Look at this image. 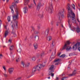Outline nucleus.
Masks as SVG:
<instances>
[{
    "label": "nucleus",
    "mask_w": 80,
    "mask_h": 80,
    "mask_svg": "<svg viewBox=\"0 0 80 80\" xmlns=\"http://www.w3.org/2000/svg\"><path fill=\"white\" fill-rule=\"evenodd\" d=\"M70 4H68L66 6V8L68 10V18H70L71 20H72V22L74 23H76V19L75 17V15L73 12L72 9L70 8Z\"/></svg>",
    "instance_id": "nucleus-1"
},
{
    "label": "nucleus",
    "mask_w": 80,
    "mask_h": 80,
    "mask_svg": "<svg viewBox=\"0 0 80 80\" xmlns=\"http://www.w3.org/2000/svg\"><path fill=\"white\" fill-rule=\"evenodd\" d=\"M13 8H15V11L16 12V14L12 16L13 20L14 21H15L16 20H17L18 18V10H17V5H16L15 3H12V5H11L9 7L10 9L11 10V12L12 13H13V12H14V11H13Z\"/></svg>",
    "instance_id": "nucleus-2"
},
{
    "label": "nucleus",
    "mask_w": 80,
    "mask_h": 80,
    "mask_svg": "<svg viewBox=\"0 0 80 80\" xmlns=\"http://www.w3.org/2000/svg\"><path fill=\"white\" fill-rule=\"evenodd\" d=\"M70 42L68 41H67L66 43L62 48V49L64 50L66 49V51H70L72 50V48L69 46V45H70Z\"/></svg>",
    "instance_id": "nucleus-3"
},
{
    "label": "nucleus",
    "mask_w": 80,
    "mask_h": 80,
    "mask_svg": "<svg viewBox=\"0 0 80 80\" xmlns=\"http://www.w3.org/2000/svg\"><path fill=\"white\" fill-rule=\"evenodd\" d=\"M17 23H18V21H12L11 22V25H12V27L13 29L12 31V33H14L15 32V30L13 29V27H17Z\"/></svg>",
    "instance_id": "nucleus-4"
},
{
    "label": "nucleus",
    "mask_w": 80,
    "mask_h": 80,
    "mask_svg": "<svg viewBox=\"0 0 80 80\" xmlns=\"http://www.w3.org/2000/svg\"><path fill=\"white\" fill-rule=\"evenodd\" d=\"M50 71V72L48 75V76L49 75H51V77H53L54 76V73H53V72H54V66L53 65H52L50 68L49 69Z\"/></svg>",
    "instance_id": "nucleus-5"
},
{
    "label": "nucleus",
    "mask_w": 80,
    "mask_h": 80,
    "mask_svg": "<svg viewBox=\"0 0 80 80\" xmlns=\"http://www.w3.org/2000/svg\"><path fill=\"white\" fill-rule=\"evenodd\" d=\"M45 65L43 64H39L37 66H36L35 67H36V70H41V68H42V67H45Z\"/></svg>",
    "instance_id": "nucleus-6"
},
{
    "label": "nucleus",
    "mask_w": 80,
    "mask_h": 80,
    "mask_svg": "<svg viewBox=\"0 0 80 80\" xmlns=\"http://www.w3.org/2000/svg\"><path fill=\"white\" fill-rule=\"evenodd\" d=\"M80 43L78 42L72 47V50H76L78 47L80 46Z\"/></svg>",
    "instance_id": "nucleus-7"
},
{
    "label": "nucleus",
    "mask_w": 80,
    "mask_h": 80,
    "mask_svg": "<svg viewBox=\"0 0 80 80\" xmlns=\"http://www.w3.org/2000/svg\"><path fill=\"white\" fill-rule=\"evenodd\" d=\"M4 27V28L6 29V31L4 32V37L6 38L7 37V36L8 35V33L9 32V29L8 28L7 29V26H5V27Z\"/></svg>",
    "instance_id": "nucleus-8"
},
{
    "label": "nucleus",
    "mask_w": 80,
    "mask_h": 80,
    "mask_svg": "<svg viewBox=\"0 0 80 80\" xmlns=\"http://www.w3.org/2000/svg\"><path fill=\"white\" fill-rule=\"evenodd\" d=\"M50 6L49 8L48 12H49L51 13H53V6H52V3L51 2L50 3Z\"/></svg>",
    "instance_id": "nucleus-9"
},
{
    "label": "nucleus",
    "mask_w": 80,
    "mask_h": 80,
    "mask_svg": "<svg viewBox=\"0 0 80 80\" xmlns=\"http://www.w3.org/2000/svg\"><path fill=\"white\" fill-rule=\"evenodd\" d=\"M58 15L59 16V18L60 20H61V18H63V11H62L60 12L58 14Z\"/></svg>",
    "instance_id": "nucleus-10"
},
{
    "label": "nucleus",
    "mask_w": 80,
    "mask_h": 80,
    "mask_svg": "<svg viewBox=\"0 0 80 80\" xmlns=\"http://www.w3.org/2000/svg\"><path fill=\"white\" fill-rule=\"evenodd\" d=\"M14 70V68H9L8 72L10 74H12L13 73Z\"/></svg>",
    "instance_id": "nucleus-11"
},
{
    "label": "nucleus",
    "mask_w": 80,
    "mask_h": 80,
    "mask_svg": "<svg viewBox=\"0 0 80 80\" xmlns=\"http://www.w3.org/2000/svg\"><path fill=\"white\" fill-rule=\"evenodd\" d=\"M23 11L24 13H27L28 12V8L26 7H25L23 8Z\"/></svg>",
    "instance_id": "nucleus-12"
},
{
    "label": "nucleus",
    "mask_w": 80,
    "mask_h": 80,
    "mask_svg": "<svg viewBox=\"0 0 80 80\" xmlns=\"http://www.w3.org/2000/svg\"><path fill=\"white\" fill-rule=\"evenodd\" d=\"M22 65L23 67H26V62L24 61H22L21 62Z\"/></svg>",
    "instance_id": "nucleus-13"
},
{
    "label": "nucleus",
    "mask_w": 80,
    "mask_h": 80,
    "mask_svg": "<svg viewBox=\"0 0 80 80\" xmlns=\"http://www.w3.org/2000/svg\"><path fill=\"white\" fill-rule=\"evenodd\" d=\"M73 29L74 30H75L76 29V32L78 33H79L80 32V28H79V27H78V28H75V27H73Z\"/></svg>",
    "instance_id": "nucleus-14"
},
{
    "label": "nucleus",
    "mask_w": 80,
    "mask_h": 80,
    "mask_svg": "<svg viewBox=\"0 0 80 80\" xmlns=\"http://www.w3.org/2000/svg\"><path fill=\"white\" fill-rule=\"evenodd\" d=\"M40 7H41V3H39L37 6V10H39L40 8Z\"/></svg>",
    "instance_id": "nucleus-15"
},
{
    "label": "nucleus",
    "mask_w": 80,
    "mask_h": 80,
    "mask_svg": "<svg viewBox=\"0 0 80 80\" xmlns=\"http://www.w3.org/2000/svg\"><path fill=\"white\" fill-rule=\"evenodd\" d=\"M55 42L52 41V44L51 45V48H54V47H55Z\"/></svg>",
    "instance_id": "nucleus-16"
},
{
    "label": "nucleus",
    "mask_w": 80,
    "mask_h": 80,
    "mask_svg": "<svg viewBox=\"0 0 80 80\" xmlns=\"http://www.w3.org/2000/svg\"><path fill=\"white\" fill-rule=\"evenodd\" d=\"M76 73H77V72H76V70H74L72 72V73L69 74V76L70 77H72V76H73V75H75L76 74Z\"/></svg>",
    "instance_id": "nucleus-17"
},
{
    "label": "nucleus",
    "mask_w": 80,
    "mask_h": 80,
    "mask_svg": "<svg viewBox=\"0 0 80 80\" xmlns=\"http://www.w3.org/2000/svg\"><path fill=\"white\" fill-rule=\"evenodd\" d=\"M61 60V59H58L56 60L54 62H56L57 63H55V65H58V63L60 62V61Z\"/></svg>",
    "instance_id": "nucleus-18"
},
{
    "label": "nucleus",
    "mask_w": 80,
    "mask_h": 80,
    "mask_svg": "<svg viewBox=\"0 0 80 80\" xmlns=\"http://www.w3.org/2000/svg\"><path fill=\"white\" fill-rule=\"evenodd\" d=\"M29 2H30L29 0H25L24 2V5H28V3H29Z\"/></svg>",
    "instance_id": "nucleus-19"
},
{
    "label": "nucleus",
    "mask_w": 80,
    "mask_h": 80,
    "mask_svg": "<svg viewBox=\"0 0 80 80\" xmlns=\"http://www.w3.org/2000/svg\"><path fill=\"white\" fill-rule=\"evenodd\" d=\"M15 58L16 61L17 62H19L20 60V57L19 56H17Z\"/></svg>",
    "instance_id": "nucleus-20"
},
{
    "label": "nucleus",
    "mask_w": 80,
    "mask_h": 80,
    "mask_svg": "<svg viewBox=\"0 0 80 80\" xmlns=\"http://www.w3.org/2000/svg\"><path fill=\"white\" fill-rule=\"evenodd\" d=\"M34 49L35 50L37 49V48H38V45H37V43H35L34 44Z\"/></svg>",
    "instance_id": "nucleus-21"
},
{
    "label": "nucleus",
    "mask_w": 80,
    "mask_h": 80,
    "mask_svg": "<svg viewBox=\"0 0 80 80\" xmlns=\"http://www.w3.org/2000/svg\"><path fill=\"white\" fill-rule=\"evenodd\" d=\"M49 32V31L48 30H47L46 31L44 32V35L47 36V35H48V34Z\"/></svg>",
    "instance_id": "nucleus-22"
},
{
    "label": "nucleus",
    "mask_w": 80,
    "mask_h": 80,
    "mask_svg": "<svg viewBox=\"0 0 80 80\" xmlns=\"http://www.w3.org/2000/svg\"><path fill=\"white\" fill-rule=\"evenodd\" d=\"M52 38V36H49L47 38V40L48 41H51V40Z\"/></svg>",
    "instance_id": "nucleus-23"
},
{
    "label": "nucleus",
    "mask_w": 80,
    "mask_h": 80,
    "mask_svg": "<svg viewBox=\"0 0 80 80\" xmlns=\"http://www.w3.org/2000/svg\"><path fill=\"white\" fill-rule=\"evenodd\" d=\"M45 55V52H42L41 54L40 55V56L41 58L43 57L44 55Z\"/></svg>",
    "instance_id": "nucleus-24"
},
{
    "label": "nucleus",
    "mask_w": 80,
    "mask_h": 80,
    "mask_svg": "<svg viewBox=\"0 0 80 80\" xmlns=\"http://www.w3.org/2000/svg\"><path fill=\"white\" fill-rule=\"evenodd\" d=\"M28 7H29V8L30 9H32L33 8V5L30 4L28 5Z\"/></svg>",
    "instance_id": "nucleus-25"
},
{
    "label": "nucleus",
    "mask_w": 80,
    "mask_h": 80,
    "mask_svg": "<svg viewBox=\"0 0 80 80\" xmlns=\"http://www.w3.org/2000/svg\"><path fill=\"white\" fill-rule=\"evenodd\" d=\"M36 68V67H35L32 69V72L33 73L35 72H36L37 69Z\"/></svg>",
    "instance_id": "nucleus-26"
},
{
    "label": "nucleus",
    "mask_w": 80,
    "mask_h": 80,
    "mask_svg": "<svg viewBox=\"0 0 80 80\" xmlns=\"http://www.w3.org/2000/svg\"><path fill=\"white\" fill-rule=\"evenodd\" d=\"M12 53H13L12 52H11L10 53V55H11L12 58V59H13V60H14V55H12Z\"/></svg>",
    "instance_id": "nucleus-27"
},
{
    "label": "nucleus",
    "mask_w": 80,
    "mask_h": 80,
    "mask_svg": "<svg viewBox=\"0 0 80 80\" xmlns=\"http://www.w3.org/2000/svg\"><path fill=\"white\" fill-rule=\"evenodd\" d=\"M71 6L74 10H75V5L74 4H72L71 5Z\"/></svg>",
    "instance_id": "nucleus-28"
},
{
    "label": "nucleus",
    "mask_w": 80,
    "mask_h": 80,
    "mask_svg": "<svg viewBox=\"0 0 80 80\" xmlns=\"http://www.w3.org/2000/svg\"><path fill=\"white\" fill-rule=\"evenodd\" d=\"M36 57L34 56L32 58V61H35V60H36Z\"/></svg>",
    "instance_id": "nucleus-29"
},
{
    "label": "nucleus",
    "mask_w": 80,
    "mask_h": 80,
    "mask_svg": "<svg viewBox=\"0 0 80 80\" xmlns=\"http://www.w3.org/2000/svg\"><path fill=\"white\" fill-rule=\"evenodd\" d=\"M29 65H30V63L26 62V67H29Z\"/></svg>",
    "instance_id": "nucleus-30"
},
{
    "label": "nucleus",
    "mask_w": 80,
    "mask_h": 80,
    "mask_svg": "<svg viewBox=\"0 0 80 80\" xmlns=\"http://www.w3.org/2000/svg\"><path fill=\"white\" fill-rule=\"evenodd\" d=\"M14 47V46H13V45L11 46L10 48V50H12L13 49Z\"/></svg>",
    "instance_id": "nucleus-31"
},
{
    "label": "nucleus",
    "mask_w": 80,
    "mask_h": 80,
    "mask_svg": "<svg viewBox=\"0 0 80 80\" xmlns=\"http://www.w3.org/2000/svg\"><path fill=\"white\" fill-rule=\"evenodd\" d=\"M67 79V77H64L62 78L61 79V80H66Z\"/></svg>",
    "instance_id": "nucleus-32"
},
{
    "label": "nucleus",
    "mask_w": 80,
    "mask_h": 80,
    "mask_svg": "<svg viewBox=\"0 0 80 80\" xmlns=\"http://www.w3.org/2000/svg\"><path fill=\"white\" fill-rule=\"evenodd\" d=\"M14 0L15 3H15V4H16V3H18V2H19V0Z\"/></svg>",
    "instance_id": "nucleus-33"
},
{
    "label": "nucleus",
    "mask_w": 80,
    "mask_h": 80,
    "mask_svg": "<svg viewBox=\"0 0 80 80\" xmlns=\"http://www.w3.org/2000/svg\"><path fill=\"white\" fill-rule=\"evenodd\" d=\"M66 56V55L65 54H62L61 56H60V58L62 57V58H64V57H65Z\"/></svg>",
    "instance_id": "nucleus-34"
},
{
    "label": "nucleus",
    "mask_w": 80,
    "mask_h": 80,
    "mask_svg": "<svg viewBox=\"0 0 80 80\" xmlns=\"http://www.w3.org/2000/svg\"><path fill=\"white\" fill-rule=\"evenodd\" d=\"M8 22H10V17L8 16L7 18Z\"/></svg>",
    "instance_id": "nucleus-35"
},
{
    "label": "nucleus",
    "mask_w": 80,
    "mask_h": 80,
    "mask_svg": "<svg viewBox=\"0 0 80 80\" xmlns=\"http://www.w3.org/2000/svg\"><path fill=\"white\" fill-rule=\"evenodd\" d=\"M3 58V55L1 54H0V59H2Z\"/></svg>",
    "instance_id": "nucleus-36"
},
{
    "label": "nucleus",
    "mask_w": 80,
    "mask_h": 80,
    "mask_svg": "<svg viewBox=\"0 0 80 80\" xmlns=\"http://www.w3.org/2000/svg\"><path fill=\"white\" fill-rule=\"evenodd\" d=\"M21 51H22V49H19L18 50H17V52H18L19 53H21Z\"/></svg>",
    "instance_id": "nucleus-37"
},
{
    "label": "nucleus",
    "mask_w": 80,
    "mask_h": 80,
    "mask_svg": "<svg viewBox=\"0 0 80 80\" xmlns=\"http://www.w3.org/2000/svg\"><path fill=\"white\" fill-rule=\"evenodd\" d=\"M35 38L36 39H37V40H38V39H39V37L37 36H35Z\"/></svg>",
    "instance_id": "nucleus-38"
},
{
    "label": "nucleus",
    "mask_w": 80,
    "mask_h": 80,
    "mask_svg": "<svg viewBox=\"0 0 80 80\" xmlns=\"http://www.w3.org/2000/svg\"><path fill=\"white\" fill-rule=\"evenodd\" d=\"M2 68L5 71H6V68L5 67V66H2Z\"/></svg>",
    "instance_id": "nucleus-39"
},
{
    "label": "nucleus",
    "mask_w": 80,
    "mask_h": 80,
    "mask_svg": "<svg viewBox=\"0 0 80 80\" xmlns=\"http://www.w3.org/2000/svg\"><path fill=\"white\" fill-rule=\"evenodd\" d=\"M56 51H55L53 52L52 53V55H55V53H56Z\"/></svg>",
    "instance_id": "nucleus-40"
},
{
    "label": "nucleus",
    "mask_w": 80,
    "mask_h": 80,
    "mask_svg": "<svg viewBox=\"0 0 80 80\" xmlns=\"http://www.w3.org/2000/svg\"><path fill=\"white\" fill-rule=\"evenodd\" d=\"M37 0H33L34 3L36 5V3H35V1H37Z\"/></svg>",
    "instance_id": "nucleus-41"
},
{
    "label": "nucleus",
    "mask_w": 80,
    "mask_h": 80,
    "mask_svg": "<svg viewBox=\"0 0 80 80\" xmlns=\"http://www.w3.org/2000/svg\"><path fill=\"white\" fill-rule=\"evenodd\" d=\"M21 78H22V77H18V78L17 79H18V80H20V79H21Z\"/></svg>",
    "instance_id": "nucleus-42"
},
{
    "label": "nucleus",
    "mask_w": 80,
    "mask_h": 80,
    "mask_svg": "<svg viewBox=\"0 0 80 80\" xmlns=\"http://www.w3.org/2000/svg\"><path fill=\"white\" fill-rule=\"evenodd\" d=\"M59 23V22H57L56 23V25L57 26H58V24Z\"/></svg>",
    "instance_id": "nucleus-43"
},
{
    "label": "nucleus",
    "mask_w": 80,
    "mask_h": 80,
    "mask_svg": "<svg viewBox=\"0 0 80 80\" xmlns=\"http://www.w3.org/2000/svg\"><path fill=\"white\" fill-rule=\"evenodd\" d=\"M70 20L69 19H68V23L69 25H70Z\"/></svg>",
    "instance_id": "nucleus-44"
},
{
    "label": "nucleus",
    "mask_w": 80,
    "mask_h": 80,
    "mask_svg": "<svg viewBox=\"0 0 80 80\" xmlns=\"http://www.w3.org/2000/svg\"><path fill=\"white\" fill-rule=\"evenodd\" d=\"M4 76H5V77H7V75L6 74H4Z\"/></svg>",
    "instance_id": "nucleus-45"
},
{
    "label": "nucleus",
    "mask_w": 80,
    "mask_h": 80,
    "mask_svg": "<svg viewBox=\"0 0 80 80\" xmlns=\"http://www.w3.org/2000/svg\"><path fill=\"white\" fill-rule=\"evenodd\" d=\"M38 28L39 30H40V27L39 26H38Z\"/></svg>",
    "instance_id": "nucleus-46"
},
{
    "label": "nucleus",
    "mask_w": 80,
    "mask_h": 80,
    "mask_svg": "<svg viewBox=\"0 0 80 80\" xmlns=\"http://www.w3.org/2000/svg\"><path fill=\"white\" fill-rule=\"evenodd\" d=\"M78 50H79V52H80V47H78Z\"/></svg>",
    "instance_id": "nucleus-47"
},
{
    "label": "nucleus",
    "mask_w": 80,
    "mask_h": 80,
    "mask_svg": "<svg viewBox=\"0 0 80 80\" xmlns=\"http://www.w3.org/2000/svg\"><path fill=\"white\" fill-rule=\"evenodd\" d=\"M77 20L78 22H80V21L79 20V19H78V18H77Z\"/></svg>",
    "instance_id": "nucleus-48"
},
{
    "label": "nucleus",
    "mask_w": 80,
    "mask_h": 80,
    "mask_svg": "<svg viewBox=\"0 0 80 80\" xmlns=\"http://www.w3.org/2000/svg\"><path fill=\"white\" fill-rule=\"evenodd\" d=\"M34 33H35V34H37V33H38V32L35 31Z\"/></svg>",
    "instance_id": "nucleus-49"
},
{
    "label": "nucleus",
    "mask_w": 80,
    "mask_h": 80,
    "mask_svg": "<svg viewBox=\"0 0 80 80\" xmlns=\"http://www.w3.org/2000/svg\"><path fill=\"white\" fill-rule=\"evenodd\" d=\"M9 42H10V43H12V40L9 39Z\"/></svg>",
    "instance_id": "nucleus-50"
},
{
    "label": "nucleus",
    "mask_w": 80,
    "mask_h": 80,
    "mask_svg": "<svg viewBox=\"0 0 80 80\" xmlns=\"http://www.w3.org/2000/svg\"><path fill=\"white\" fill-rule=\"evenodd\" d=\"M2 21L0 19V24H2Z\"/></svg>",
    "instance_id": "nucleus-51"
},
{
    "label": "nucleus",
    "mask_w": 80,
    "mask_h": 80,
    "mask_svg": "<svg viewBox=\"0 0 80 80\" xmlns=\"http://www.w3.org/2000/svg\"><path fill=\"white\" fill-rule=\"evenodd\" d=\"M53 21H52L51 22V25H53Z\"/></svg>",
    "instance_id": "nucleus-52"
},
{
    "label": "nucleus",
    "mask_w": 80,
    "mask_h": 80,
    "mask_svg": "<svg viewBox=\"0 0 80 80\" xmlns=\"http://www.w3.org/2000/svg\"><path fill=\"white\" fill-rule=\"evenodd\" d=\"M52 56H51V58H50V60H52Z\"/></svg>",
    "instance_id": "nucleus-53"
},
{
    "label": "nucleus",
    "mask_w": 80,
    "mask_h": 80,
    "mask_svg": "<svg viewBox=\"0 0 80 80\" xmlns=\"http://www.w3.org/2000/svg\"><path fill=\"white\" fill-rule=\"evenodd\" d=\"M32 30H35V28H34L33 27H32Z\"/></svg>",
    "instance_id": "nucleus-54"
},
{
    "label": "nucleus",
    "mask_w": 80,
    "mask_h": 80,
    "mask_svg": "<svg viewBox=\"0 0 80 80\" xmlns=\"http://www.w3.org/2000/svg\"><path fill=\"white\" fill-rule=\"evenodd\" d=\"M60 54H61V53H59L58 54V56H60Z\"/></svg>",
    "instance_id": "nucleus-55"
},
{
    "label": "nucleus",
    "mask_w": 80,
    "mask_h": 80,
    "mask_svg": "<svg viewBox=\"0 0 80 80\" xmlns=\"http://www.w3.org/2000/svg\"><path fill=\"white\" fill-rule=\"evenodd\" d=\"M70 67H68V70H69V69H70Z\"/></svg>",
    "instance_id": "nucleus-56"
},
{
    "label": "nucleus",
    "mask_w": 80,
    "mask_h": 80,
    "mask_svg": "<svg viewBox=\"0 0 80 80\" xmlns=\"http://www.w3.org/2000/svg\"><path fill=\"white\" fill-rule=\"evenodd\" d=\"M7 0V2H8L9 0Z\"/></svg>",
    "instance_id": "nucleus-57"
},
{
    "label": "nucleus",
    "mask_w": 80,
    "mask_h": 80,
    "mask_svg": "<svg viewBox=\"0 0 80 80\" xmlns=\"http://www.w3.org/2000/svg\"><path fill=\"white\" fill-rule=\"evenodd\" d=\"M48 79H50V77H48Z\"/></svg>",
    "instance_id": "nucleus-58"
},
{
    "label": "nucleus",
    "mask_w": 80,
    "mask_h": 80,
    "mask_svg": "<svg viewBox=\"0 0 80 80\" xmlns=\"http://www.w3.org/2000/svg\"><path fill=\"white\" fill-rule=\"evenodd\" d=\"M59 0H57V2H58Z\"/></svg>",
    "instance_id": "nucleus-59"
},
{
    "label": "nucleus",
    "mask_w": 80,
    "mask_h": 80,
    "mask_svg": "<svg viewBox=\"0 0 80 80\" xmlns=\"http://www.w3.org/2000/svg\"><path fill=\"white\" fill-rule=\"evenodd\" d=\"M62 27H63V25H61Z\"/></svg>",
    "instance_id": "nucleus-60"
},
{
    "label": "nucleus",
    "mask_w": 80,
    "mask_h": 80,
    "mask_svg": "<svg viewBox=\"0 0 80 80\" xmlns=\"http://www.w3.org/2000/svg\"><path fill=\"white\" fill-rule=\"evenodd\" d=\"M38 62H40V59L38 60Z\"/></svg>",
    "instance_id": "nucleus-61"
},
{
    "label": "nucleus",
    "mask_w": 80,
    "mask_h": 80,
    "mask_svg": "<svg viewBox=\"0 0 80 80\" xmlns=\"http://www.w3.org/2000/svg\"><path fill=\"white\" fill-rule=\"evenodd\" d=\"M3 2H4V1H5V0H2Z\"/></svg>",
    "instance_id": "nucleus-62"
},
{
    "label": "nucleus",
    "mask_w": 80,
    "mask_h": 80,
    "mask_svg": "<svg viewBox=\"0 0 80 80\" xmlns=\"http://www.w3.org/2000/svg\"><path fill=\"white\" fill-rule=\"evenodd\" d=\"M71 30H72V31H73V29H71Z\"/></svg>",
    "instance_id": "nucleus-63"
},
{
    "label": "nucleus",
    "mask_w": 80,
    "mask_h": 80,
    "mask_svg": "<svg viewBox=\"0 0 80 80\" xmlns=\"http://www.w3.org/2000/svg\"><path fill=\"white\" fill-rule=\"evenodd\" d=\"M70 64H69V65H68V66H70Z\"/></svg>",
    "instance_id": "nucleus-64"
}]
</instances>
